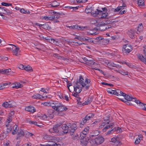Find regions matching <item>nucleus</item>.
Listing matches in <instances>:
<instances>
[{
  "mask_svg": "<svg viewBox=\"0 0 146 146\" xmlns=\"http://www.w3.org/2000/svg\"><path fill=\"white\" fill-rule=\"evenodd\" d=\"M84 81L82 76L80 75L79 79L77 80L76 83V86H74V90L76 93L79 94L81 92L82 88L86 85Z\"/></svg>",
  "mask_w": 146,
  "mask_h": 146,
  "instance_id": "nucleus-1",
  "label": "nucleus"
},
{
  "mask_svg": "<svg viewBox=\"0 0 146 146\" xmlns=\"http://www.w3.org/2000/svg\"><path fill=\"white\" fill-rule=\"evenodd\" d=\"M94 115V114L92 113H88L87 114L85 117L82 119L80 124V127H82L83 125L87 123V121H89L91 118H93Z\"/></svg>",
  "mask_w": 146,
  "mask_h": 146,
  "instance_id": "nucleus-2",
  "label": "nucleus"
},
{
  "mask_svg": "<svg viewBox=\"0 0 146 146\" xmlns=\"http://www.w3.org/2000/svg\"><path fill=\"white\" fill-rule=\"evenodd\" d=\"M132 50V47L129 44H128L123 46L122 48V53L124 55H127Z\"/></svg>",
  "mask_w": 146,
  "mask_h": 146,
  "instance_id": "nucleus-3",
  "label": "nucleus"
},
{
  "mask_svg": "<svg viewBox=\"0 0 146 146\" xmlns=\"http://www.w3.org/2000/svg\"><path fill=\"white\" fill-rule=\"evenodd\" d=\"M68 124H69L68 133H70V135H72L74 134V132L76 130L77 126L75 123L71 124L68 123Z\"/></svg>",
  "mask_w": 146,
  "mask_h": 146,
  "instance_id": "nucleus-4",
  "label": "nucleus"
},
{
  "mask_svg": "<svg viewBox=\"0 0 146 146\" xmlns=\"http://www.w3.org/2000/svg\"><path fill=\"white\" fill-rule=\"evenodd\" d=\"M99 23V29L101 31H104L113 27L112 25H106L103 23Z\"/></svg>",
  "mask_w": 146,
  "mask_h": 146,
  "instance_id": "nucleus-5",
  "label": "nucleus"
},
{
  "mask_svg": "<svg viewBox=\"0 0 146 146\" xmlns=\"http://www.w3.org/2000/svg\"><path fill=\"white\" fill-rule=\"evenodd\" d=\"M144 48L143 52L145 55L143 56L141 54H137V56L138 58L141 61L146 64V46H145Z\"/></svg>",
  "mask_w": 146,
  "mask_h": 146,
  "instance_id": "nucleus-6",
  "label": "nucleus"
},
{
  "mask_svg": "<svg viewBox=\"0 0 146 146\" xmlns=\"http://www.w3.org/2000/svg\"><path fill=\"white\" fill-rule=\"evenodd\" d=\"M13 103L14 102L13 101H9L8 102H4L2 105L3 107L6 108H11L14 105H13Z\"/></svg>",
  "mask_w": 146,
  "mask_h": 146,
  "instance_id": "nucleus-7",
  "label": "nucleus"
},
{
  "mask_svg": "<svg viewBox=\"0 0 146 146\" xmlns=\"http://www.w3.org/2000/svg\"><path fill=\"white\" fill-rule=\"evenodd\" d=\"M96 141V145H99L102 143L104 141V138L101 136H99L95 138Z\"/></svg>",
  "mask_w": 146,
  "mask_h": 146,
  "instance_id": "nucleus-8",
  "label": "nucleus"
},
{
  "mask_svg": "<svg viewBox=\"0 0 146 146\" xmlns=\"http://www.w3.org/2000/svg\"><path fill=\"white\" fill-rule=\"evenodd\" d=\"M63 124L62 126V128L63 130V132L64 134H66L68 133V131L69 130V124Z\"/></svg>",
  "mask_w": 146,
  "mask_h": 146,
  "instance_id": "nucleus-9",
  "label": "nucleus"
},
{
  "mask_svg": "<svg viewBox=\"0 0 146 146\" xmlns=\"http://www.w3.org/2000/svg\"><path fill=\"white\" fill-rule=\"evenodd\" d=\"M0 73L3 74L9 75L11 74V70L10 69H1L0 70Z\"/></svg>",
  "mask_w": 146,
  "mask_h": 146,
  "instance_id": "nucleus-10",
  "label": "nucleus"
},
{
  "mask_svg": "<svg viewBox=\"0 0 146 146\" xmlns=\"http://www.w3.org/2000/svg\"><path fill=\"white\" fill-rule=\"evenodd\" d=\"M25 110L30 112L34 113L36 111L35 109L32 106H29L26 107Z\"/></svg>",
  "mask_w": 146,
  "mask_h": 146,
  "instance_id": "nucleus-11",
  "label": "nucleus"
},
{
  "mask_svg": "<svg viewBox=\"0 0 146 146\" xmlns=\"http://www.w3.org/2000/svg\"><path fill=\"white\" fill-rule=\"evenodd\" d=\"M53 104L54 105V106H52V108L53 109L55 110H57L58 107H60L61 104L58 101L54 102L53 103Z\"/></svg>",
  "mask_w": 146,
  "mask_h": 146,
  "instance_id": "nucleus-12",
  "label": "nucleus"
},
{
  "mask_svg": "<svg viewBox=\"0 0 146 146\" xmlns=\"http://www.w3.org/2000/svg\"><path fill=\"white\" fill-rule=\"evenodd\" d=\"M58 125H55L54 126L53 128H51L49 130V131L51 133H57L59 131L58 130V127L57 126Z\"/></svg>",
  "mask_w": 146,
  "mask_h": 146,
  "instance_id": "nucleus-13",
  "label": "nucleus"
},
{
  "mask_svg": "<svg viewBox=\"0 0 146 146\" xmlns=\"http://www.w3.org/2000/svg\"><path fill=\"white\" fill-rule=\"evenodd\" d=\"M85 63L88 66H92V65H97V63L94 62L93 59L92 58L91 59H89L87 62H85Z\"/></svg>",
  "mask_w": 146,
  "mask_h": 146,
  "instance_id": "nucleus-14",
  "label": "nucleus"
},
{
  "mask_svg": "<svg viewBox=\"0 0 146 146\" xmlns=\"http://www.w3.org/2000/svg\"><path fill=\"white\" fill-rule=\"evenodd\" d=\"M92 14L94 16H96L98 15H100L102 13V11L101 10L97 9L96 11H93L91 12Z\"/></svg>",
  "mask_w": 146,
  "mask_h": 146,
  "instance_id": "nucleus-15",
  "label": "nucleus"
},
{
  "mask_svg": "<svg viewBox=\"0 0 146 146\" xmlns=\"http://www.w3.org/2000/svg\"><path fill=\"white\" fill-rule=\"evenodd\" d=\"M58 109L57 110H56L57 111H64L66 110L68 108L63 105L61 104L60 105V107H58Z\"/></svg>",
  "mask_w": 146,
  "mask_h": 146,
  "instance_id": "nucleus-16",
  "label": "nucleus"
},
{
  "mask_svg": "<svg viewBox=\"0 0 146 146\" xmlns=\"http://www.w3.org/2000/svg\"><path fill=\"white\" fill-rule=\"evenodd\" d=\"M127 34L129 35V37L131 38H133L135 37V33L134 31L132 29H130L128 31L127 33Z\"/></svg>",
  "mask_w": 146,
  "mask_h": 146,
  "instance_id": "nucleus-17",
  "label": "nucleus"
},
{
  "mask_svg": "<svg viewBox=\"0 0 146 146\" xmlns=\"http://www.w3.org/2000/svg\"><path fill=\"white\" fill-rule=\"evenodd\" d=\"M99 132L98 130H95L92 131L91 135H90V138L91 139L92 137H95L98 136L99 134Z\"/></svg>",
  "mask_w": 146,
  "mask_h": 146,
  "instance_id": "nucleus-18",
  "label": "nucleus"
},
{
  "mask_svg": "<svg viewBox=\"0 0 146 146\" xmlns=\"http://www.w3.org/2000/svg\"><path fill=\"white\" fill-rule=\"evenodd\" d=\"M101 18L104 19H109L111 18V16H109L108 13H103L102 11V13L100 15Z\"/></svg>",
  "mask_w": 146,
  "mask_h": 146,
  "instance_id": "nucleus-19",
  "label": "nucleus"
},
{
  "mask_svg": "<svg viewBox=\"0 0 146 146\" xmlns=\"http://www.w3.org/2000/svg\"><path fill=\"white\" fill-rule=\"evenodd\" d=\"M134 102L137 104H139V106L141 107V109L145 110V109H144L145 104L141 102L139 100H134Z\"/></svg>",
  "mask_w": 146,
  "mask_h": 146,
  "instance_id": "nucleus-20",
  "label": "nucleus"
},
{
  "mask_svg": "<svg viewBox=\"0 0 146 146\" xmlns=\"http://www.w3.org/2000/svg\"><path fill=\"white\" fill-rule=\"evenodd\" d=\"M125 99L124 100H126L127 101H131L133 99H136L135 98L131 97L129 95L126 94V95L124 97Z\"/></svg>",
  "mask_w": 146,
  "mask_h": 146,
  "instance_id": "nucleus-21",
  "label": "nucleus"
},
{
  "mask_svg": "<svg viewBox=\"0 0 146 146\" xmlns=\"http://www.w3.org/2000/svg\"><path fill=\"white\" fill-rule=\"evenodd\" d=\"M25 135V132L22 130H21L18 132L17 134V139H18V138L21 136H23Z\"/></svg>",
  "mask_w": 146,
  "mask_h": 146,
  "instance_id": "nucleus-22",
  "label": "nucleus"
},
{
  "mask_svg": "<svg viewBox=\"0 0 146 146\" xmlns=\"http://www.w3.org/2000/svg\"><path fill=\"white\" fill-rule=\"evenodd\" d=\"M13 85H14V86H12L13 88H15L16 89H18L19 88H21L23 86L22 84H21L19 82H16L14 84H13Z\"/></svg>",
  "mask_w": 146,
  "mask_h": 146,
  "instance_id": "nucleus-23",
  "label": "nucleus"
},
{
  "mask_svg": "<svg viewBox=\"0 0 146 146\" xmlns=\"http://www.w3.org/2000/svg\"><path fill=\"white\" fill-rule=\"evenodd\" d=\"M92 98H91L89 97L87 100L86 101L84 102L82 104L83 106L87 105L88 104H90L91 102H92Z\"/></svg>",
  "mask_w": 146,
  "mask_h": 146,
  "instance_id": "nucleus-24",
  "label": "nucleus"
},
{
  "mask_svg": "<svg viewBox=\"0 0 146 146\" xmlns=\"http://www.w3.org/2000/svg\"><path fill=\"white\" fill-rule=\"evenodd\" d=\"M51 7H56L59 6L60 3L56 1H53L52 3L50 4Z\"/></svg>",
  "mask_w": 146,
  "mask_h": 146,
  "instance_id": "nucleus-25",
  "label": "nucleus"
},
{
  "mask_svg": "<svg viewBox=\"0 0 146 146\" xmlns=\"http://www.w3.org/2000/svg\"><path fill=\"white\" fill-rule=\"evenodd\" d=\"M54 137H52V136H50L48 135H45L43 137V138L46 140H54Z\"/></svg>",
  "mask_w": 146,
  "mask_h": 146,
  "instance_id": "nucleus-26",
  "label": "nucleus"
},
{
  "mask_svg": "<svg viewBox=\"0 0 146 146\" xmlns=\"http://www.w3.org/2000/svg\"><path fill=\"white\" fill-rule=\"evenodd\" d=\"M43 28L46 30H50L51 28L50 26L48 25V23H46L44 24H43Z\"/></svg>",
  "mask_w": 146,
  "mask_h": 146,
  "instance_id": "nucleus-27",
  "label": "nucleus"
},
{
  "mask_svg": "<svg viewBox=\"0 0 146 146\" xmlns=\"http://www.w3.org/2000/svg\"><path fill=\"white\" fill-rule=\"evenodd\" d=\"M11 45L14 46L16 47L15 49L13 50V55L17 56L18 54V52L19 50V48H17L15 45L13 44Z\"/></svg>",
  "mask_w": 146,
  "mask_h": 146,
  "instance_id": "nucleus-28",
  "label": "nucleus"
},
{
  "mask_svg": "<svg viewBox=\"0 0 146 146\" xmlns=\"http://www.w3.org/2000/svg\"><path fill=\"white\" fill-rule=\"evenodd\" d=\"M9 123H7V124H6V127L7 128V132L8 133H9L12 129V127L9 126Z\"/></svg>",
  "mask_w": 146,
  "mask_h": 146,
  "instance_id": "nucleus-29",
  "label": "nucleus"
},
{
  "mask_svg": "<svg viewBox=\"0 0 146 146\" xmlns=\"http://www.w3.org/2000/svg\"><path fill=\"white\" fill-rule=\"evenodd\" d=\"M55 139H57V138H56L54 137V140H52V141H49L50 143L49 144H48V145H50L51 146H56V143L55 140H56Z\"/></svg>",
  "mask_w": 146,
  "mask_h": 146,
  "instance_id": "nucleus-30",
  "label": "nucleus"
},
{
  "mask_svg": "<svg viewBox=\"0 0 146 146\" xmlns=\"http://www.w3.org/2000/svg\"><path fill=\"white\" fill-rule=\"evenodd\" d=\"M80 144L82 145V146H86L88 142L84 139H80Z\"/></svg>",
  "mask_w": 146,
  "mask_h": 146,
  "instance_id": "nucleus-31",
  "label": "nucleus"
},
{
  "mask_svg": "<svg viewBox=\"0 0 146 146\" xmlns=\"http://www.w3.org/2000/svg\"><path fill=\"white\" fill-rule=\"evenodd\" d=\"M51 43L54 45H58L59 44V41H58L57 39L53 38Z\"/></svg>",
  "mask_w": 146,
  "mask_h": 146,
  "instance_id": "nucleus-32",
  "label": "nucleus"
},
{
  "mask_svg": "<svg viewBox=\"0 0 146 146\" xmlns=\"http://www.w3.org/2000/svg\"><path fill=\"white\" fill-rule=\"evenodd\" d=\"M34 135V134L32 133H30L28 132L25 133V135L26 137H31Z\"/></svg>",
  "mask_w": 146,
  "mask_h": 146,
  "instance_id": "nucleus-33",
  "label": "nucleus"
},
{
  "mask_svg": "<svg viewBox=\"0 0 146 146\" xmlns=\"http://www.w3.org/2000/svg\"><path fill=\"white\" fill-rule=\"evenodd\" d=\"M113 20H107L104 21L105 22H103L105 25H109V24L111 23H112L114 22L113 21H112Z\"/></svg>",
  "mask_w": 146,
  "mask_h": 146,
  "instance_id": "nucleus-34",
  "label": "nucleus"
},
{
  "mask_svg": "<svg viewBox=\"0 0 146 146\" xmlns=\"http://www.w3.org/2000/svg\"><path fill=\"white\" fill-rule=\"evenodd\" d=\"M110 115H108L107 117H105L104 118V121H106V123L108 124L109 123V119L110 117Z\"/></svg>",
  "mask_w": 146,
  "mask_h": 146,
  "instance_id": "nucleus-35",
  "label": "nucleus"
},
{
  "mask_svg": "<svg viewBox=\"0 0 146 146\" xmlns=\"http://www.w3.org/2000/svg\"><path fill=\"white\" fill-rule=\"evenodd\" d=\"M90 142L92 145V146H93V145H96V140L95 138L94 139H90Z\"/></svg>",
  "mask_w": 146,
  "mask_h": 146,
  "instance_id": "nucleus-36",
  "label": "nucleus"
},
{
  "mask_svg": "<svg viewBox=\"0 0 146 146\" xmlns=\"http://www.w3.org/2000/svg\"><path fill=\"white\" fill-rule=\"evenodd\" d=\"M117 130V129L115 127H114L113 128V127H111V129L109 131H108L107 133V135H109L112 132H113V131H115Z\"/></svg>",
  "mask_w": 146,
  "mask_h": 146,
  "instance_id": "nucleus-37",
  "label": "nucleus"
},
{
  "mask_svg": "<svg viewBox=\"0 0 146 146\" xmlns=\"http://www.w3.org/2000/svg\"><path fill=\"white\" fill-rule=\"evenodd\" d=\"M138 4L139 6L144 5L145 3L143 0H139L138 2Z\"/></svg>",
  "mask_w": 146,
  "mask_h": 146,
  "instance_id": "nucleus-38",
  "label": "nucleus"
},
{
  "mask_svg": "<svg viewBox=\"0 0 146 146\" xmlns=\"http://www.w3.org/2000/svg\"><path fill=\"white\" fill-rule=\"evenodd\" d=\"M92 10L91 9L88 8V6H87L85 9V12L86 13H88L91 12H92Z\"/></svg>",
  "mask_w": 146,
  "mask_h": 146,
  "instance_id": "nucleus-39",
  "label": "nucleus"
},
{
  "mask_svg": "<svg viewBox=\"0 0 146 146\" xmlns=\"http://www.w3.org/2000/svg\"><path fill=\"white\" fill-rule=\"evenodd\" d=\"M40 97H41V95H40L39 94H34L33 96V97L34 99H39L40 98Z\"/></svg>",
  "mask_w": 146,
  "mask_h": 146,
  "instance_id": "nucleus-40",
  "label": "nucleus"
},
{
  "mask_svg": "<svg viewBox=\"0 0 146 146\" xmlns=\"http://www.w3.org/2000/svg\"><path fill=\"white\" fill-rule=\"evenodd\" d=\"M20 11L21 13H23L28 14L30 13V12L29 11H27L23 9H21L20 10Z\"/></svg>",
  "mask_w": 146,
  "mask_h": 146,
  "instance_id": "nucleus-41",
  "label": "nucleus"
},
{
  "mask_svg": "<svg viewBox=\"0 0 146 146\" xmlns=\"http://www.w3.org/2000/svg\"><path fill=\"white\" fill-rule=\"evenodd\" d=\"M66 27L70 29L71 30H76V28H77V27H76V25H75L71 26H66Z\"/></svg>",
  "mask_w": 146,
  "mask_h": 146,
  "instance_id": "nucleus-42",
  "label": "nucleus"
},
{
  "mask_svg": "<svg viewBox=\"0 0 146 146\" xmlns=\"http://www.w3.org/2000/svg\"><path fill=\"white\" fill-rule=\"evenodd\" d=\"M1 4L2 5L5 6H12V5L11 3H7L4 2L2 3Z\"/></svg>",
  "mask_w": 146,
  "mask_h": 146,
  "instance_id": "nucleus-43",
  "label": "nucleus"
},
{
  "mask_svg": "<svg viewBox=\"0 0 146 146\" xmlns=\"http://www.w3.org/2000/svg\"><path fill=\"white\" fill-rule=\"evenodd\" d=\"M25 70L27 71H33L32 68L29 66H28L27 67H25Z\"/></svg>",
  "mask_w": 146,
  "mask_h": 146,
  "instance_id": "nucleus-44",
  "label": "nucleus"
},
{
  "mask_svg": "<svg viewBox=\"0 0 146 146\" xmlns=\"http://www.w3.org/2000/svg\"><path fill=\"white\" fill-rule=\"evenodd\" d=\"M67 81H66L67 83H68V84H67V87L68 88V89H69V91L70 92H71V91H70V89H69V87L72 86V84L71 83H70L69 81H68L67 79Z\"/></svg>",
  "mask_w": 146,
  "mask_h": 146,
  "instance_id": "nucleus-45",
  "label": "nucleus"
},
{
  "mask_svg": "<svg viewBox=\"0 0 146 146\" xmlns=\"http://www.w3.org/2000/svg\"><path fill=\"white\" fill-rule=\"evenodd\" d=\"M48 113L50 115H51L55 112L54 110L53 109H49L47 111Z\"/></svg>",
  "mask_w": 146,
  "mask_h": 146,
  "instance_id": "nucleus-46",
  "label": "nucleus"
},
{
  "mask_svg": "<svg viewBox=\"0 0 146 146\" xmlns=\"http://www.w3.org/2000/svg\"><path fill=\"white\" fill-rule=\"evenodd\" d=\"M5 11L6 12V13H5V14H7V15H11L13 13V12L9 10L7 8L6 9Z\"/></svg>",
  "mask_w": 146,
  "mask_h": 146,
  "instance_id": "nucleus-47",
  "label": "nucleus"
},
{
  "mask_svg": "<svg viewBox=\"0 0 146 146\" xmlns=\"http://www.w3.org/2000/svg\"><path fill=\"white\" fill-rule=\"evenodd\" d=\"M121 101L125 103L126 104L129 106H131L132 105V104L128 101H127L126 100H122Z\"/></svg>",
  "mask_w": 146,
  "mask_h": 146,
  "instance_id": "nucleus-48",
  "label": "nucleus"
},
{
  "mask_svg": "<svg viewBox=\"0 0 146 146\" xmlns=\"http://www.w3.org/2000/svg\"><path fill=\"white\" fill-rule=\"evenodd\" d=\"M101 84L102 85H105L106 86H112L113 87V85L112 84H109L108 83L104 82H102L101 83Z\"/></svg>",
  "mask_w": 146,
  "mask_h": 146,
  "instance_id": "nucleus-49",
  "label": "nucleus"
},
{
  "mask_svg": "<svg viewBox=\"0 0 146 146\" xmlns=\"http://www.w3.org/2000/svg\"><path fill=\"white\" fill-rule=\"evenodd\" d=\"M8 59V58L6 57L3 56H0V60L2 61H6Z\"/></svg>",
  "mask_w": 146,
  "mask_h": 146,
  "instance_id": "nucleus-50",
  "label": "nucleus"
},
{
  "mask_svg": "<svg viewBox=\"0 0 146 146\" xmlns=\"http://www.w3.org/2000/svg\"><path fill=\"white\" fill-rule=\"evenodd\" d=\"M85 133L82 134L80 133V137L81 139H84V138H85L86 136V135H85Z\"/></svg>",
  "mask_w": 146,
  "mask_h": 146,
  "instance_id": "nucleus-51",
  "label": "nucleus"
},
{
  "mask_svg": "<svg viewBox=\"0 0 146 146\" xmlns=\"http://www.w3.org/2000/svg\"><path fill=\"white\" fill-rule=\"evenodd\" d=\"M103 39V38L102 36H100V37H97L96 38H94L95 40H97L98 42H99L100 41V40H102H102Z\"/></svg>",
  "mask_w": 146,
  "mask_h": 146,
  "instance_id": "nucleus-52",
  "label": "nucleus"
},
{
  "mask_svg": "<svg viewBox=\"0 0 146 146\" xmlns=\"http://www.w3.org/2000/svg\"><path fill=\"white\" fill-rule=\"evenodd\" d=\"M72 138L74 139H77L78 140L80 139V137H79V135L76 134V135H75L74 136H73L72 137Z\"/></svg>",
  "mask_w": 146,
  "mask_h": 146,
  "instance_id": "nucleus-53",
  "label": "nucleus"
},
{
  "mask_svg": "<svg viewBox=\"0 0 146 146\" xmlns=\"http://www.w3.org/2000/svg\"><path fill=\"white\" fill-rule=\"evenodd\" d=\"M120 73L122 74L123 75H127V73L128 72H126L125 71L122 70H121L120 72Z\"/></svg>",
  "mask_w": 146,
  "mask_h": 146,
  "instance_id": "nucleus-54",
  "label": "nucleus"
},
{
  "mask_svg": "<svg viewBox=\"0 0 146 146\" xmlns=\"http://www.w3.org/2000/svg\"><path fill=\"white\" fill-rule=\"evenodd\" d=\"M118 91H119V90H118ZM112 92H112V94L116 95L118 96H119V95H118V93H119V92H117L115 90H113Z\"/></svg>",
  "mask_w": 146,
  "mask_h": 146,
  "instance_id": "nucleus-55",
  "label": "nucleus"
},
{
  "mask_svg": "<svg viewBox=\"0 0 146 146\" xmlns=\"http://www.w3.org/2000/svg\"><path fill=\"white\" fill-rule=\"evenodd\" d=\"M119 93H118V95L119 96H122L123 97H124L125 95H126V94L125 93H124L122 91H119Z\"/></svg>",
  "mask_w": 146,
  "mask_h": 146,
  "instance_id": "nucleus-56",
  "label": "nucleus"
},
{
  "mask_svg": "<svg viewBox=\"0 0 146 146\" xmlns=\"http://www.w3.org/2000/svg\"><path fill=\"white\" fill-rule=\"evenodd\" d=\"M53 38H51L50 36H48L47 38V41L49 42L50 43H51Z\"/></svg>",
  "mask_w": 146,
  "mask_h": 146,
  "instance_id": "nucleus-57",
  "label": "nucleus"
},
{
  "mask_svg": "<svg viewBox=\"0 0 146 146\" xmlns=\"http://www.w3.org/2000/svg\"><path fill=\"white\" fill-rule=\"evenodd\" d=\"M109 40L108 39H103L102 42L105 43L106 44H108L109 42Z\"/></svg>",
  "mask_w": 146,
  "mask_h": 146,
  "instance_id": "nucleus-58",
  "label": "nucleus"
},
{
  "mask_svg": "<svg viewBox=\"0 0 146 146\" xmlns=\"http://www.w3.org/2000/svg\"><path fill=\"white\" fill-rule=\"evenodd\" d=\"M108 64L110 66H111L112 67H115V66H116V64H115L113 62L111 63H108Z\"/></svg>",
  "mask_w": 146,
  "mask_h": 146,
  "instance_id": "nucleus-59",
  "label": "nucleus"
},
{
  "mask_svg": "<svg viewBox=\"0 0 146 146\" xmlns=\"http://www.w3.org/2000/svg\"><path fill=\"white\" fill-rule=\"evenodd\" d=\"M82 37L80 36H76L74 38V39H78L79 40H82Z\"/></svg>",
  "mask_w": 146,
  "mask_h": 146,
  "instance_id": "nucleus-60",
  "label": "nucleus"
},
{
  "mask_svg": "<svg viewBox=\"0 0 146 146\" xmlns=\"http://www.w3.org/2000/svg\"><path fill=\"white\" fill-rule=\"evenodd\" d=\"M124 9H122L121 11L119 12V14L122 15L126 13L125 10H123Z\"/></svg>",
  "mask_w": 146,
  "mask_h": 146,
  "instance_id": "nucleus-61",
  "label": "nucleus"
},
{
  "mask_svg": "<svg viewBox=\"0 0 146 146\" xmlns=\"http://www.w3.org/2000/svg\"><path fill=\"white\" fill-rule=\"evenodd\" d=\"M116 145H118L120 144L121 142L119 141L118 139L117 141L114 143Z\"/></svg>",
  "mask_w": 146,
  "mask_h": 146,
  "instance_id": "nucleus-62",
  "label": "nucleus"
},
{
  "mask_svg": "<svg viewBox=\"0 0 146 146\" xmlns=\"http://www.w3.org/2000/svg\"><path fill=\"white\" fill-rule=\"evenodd\" d=\"M112 11H113L114 12H117L120 11V9H118V7H117L116 9H112L111 10Z\"/></svg>",
  "mask_w": 146,
  "mask_h": 146,
  "instance_id": "nucleus-63",
  "label": "nucleus"
},
{
  "mask_svg": "<svg viewBox=\"0 0 146 146\" xmlns=\"http://www.w3.org/2000/svg\"><path fill=\"white\" fill-rule=\"evenodd\" d=\"M52 19H54V16L53 15H50L48 16V20H52Z\"/></svg>",
  "mask_w": 146,
  "mask_h": 146,
  "instance_id": "nucleus-64",
  "label": "nucleus"
}]
</instances>
